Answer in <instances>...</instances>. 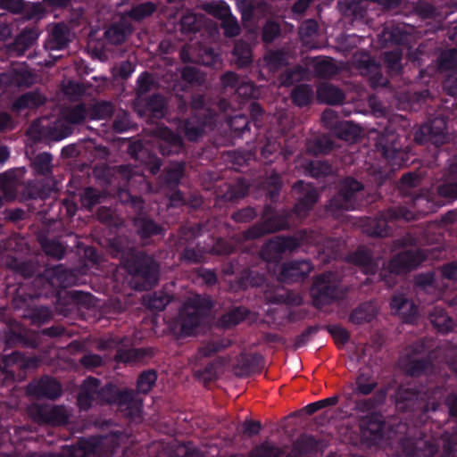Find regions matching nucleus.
Listing matches in <instances>:
<instances>
[{
  "label": "nucleus",
  "mask_w": 457,
  "mask_h": 457,
  "mask_svg": "<svg viewBox=\"0 0 457 457\" xmlns=\"http://www.w3.org/2000/svg\"><path fill=\"white\" fill-rule=\"evenodd\" d=\"M293 190L299 195L291 211L278 212L270 204H266L261 220L243 231V238L246 241L254 240L269 234L286 230L290 228L293 216L299 219L304 218L317 203L318 192L313 186L303 180L296 181Z\"/></svg>",
  "instance_id": "nucleus-1"
},
{
  "label": "nucleus",
  "mask_w": 457,
  "mask_h": 457,
  "mask_svg": "<svg viewBox=\"0 0 457 457\" xmlns=\"http://www.w3.org/2000/svg\"><path fill=\"white\" fill-rule=\"evenodd\" d=\"M412 211L403 206H393L379 212L375 217H366L362 220V230L372 237H386L393 234V225L399 220L414 219V212L427 215L436 210L435 203L428 192L415 194L411 199Z\"/></svg>",
  "instance_id": "nucleus-2"
},
{
  "label": "nucleus",
  "mask_w": 457,
  "mask_h": 457,
  "mask_svg": "<svg viewBox=\"0 0 457 457\" xmlns=\"http://www.w3.org/2000/svg\"><path fill=\"white\" fill-rule=\"evenodd\" d=\"M176 99L178 114L181 116L178 130L189 141H197L206 129H212L216 126L217 112L207 107L203 95H192L189 102L182 96H177Z\"/></svg>",
  "instance_id": "nucleus-3"
},
{
  "label": "nucleus",
  "mask_w": 457,
  "mask_h": 457,
  "mask_svg": "<svg viewBox=\"0 0 457 457\" xmlns=\"http://www.w3.org/2000/svg\"><path fill=\"white\" fill-rule=\"evenodd\" d=\"M115 249L128 273L137 280V290H149L157 284L160 266L152 255L135 247L123 249L120 245H115Z\"/></svg>",
  "instance_id": "nucleus-4"
},
{
  "label": "nucleus",
  "mask_w": 457,
  "mask_h": 457,
  "mask_svg": "<svg viewBox=\"0 0 457 457\" xmlns=\"http://www.w3.org/2000/svg\"><path fill=\"white\" fill-rule=\"evenodd\" d=\"M426 260V255L422 250H407L395 254L384 266L376 278L368 277L363 282L364 286L370 285L377 281H383L387 287H392L395 283V277L399 274L407 273L416 269Z\"/></svg>",
  "instance_id": "nucleus-5"
},
{
  "label": "nucleus",
  "mask_w": 457,
  "mask_h": 457,
  "mask_svg": "<svg viewBox=\"0 0 457 457\" xmlns=\"http://www.w3.org/2000/svg\"><path fill=\"white\" fill-rule=\"evenodd\" d=\"M427 393L428 401L425 402L420 391L414 387L407 386H400L395 391V406L396 409L403 412H412L415 411H428L429 404L432 410H436L438 406V400L444 395V388L439 386H431L428 387Z\"/></svg>",
  "instance_id": "nucleus-6"
},
{
  "label": "nucleus",
  "mask_w": 457,
  "mask_h": 457,
  "mask_svg": "<svg viewBox=\"0 0 457 457\" xmlns=\"http://www.w3.org/2000/svg\"><path fill=\"white\" fill-rule=\"evenodd\" d=\"M0 189L8 199H19L21 202L32 199H44L47 195L43 184L37 179L20 183L13 170L0 173Z\"/></svg>",
  "instance_id": "nucleus-7"
},
{
  "label": "nucleus",
  "mask_w": 457,
  "mask_h": 457,
  "mask_svg": "<svg viewBox=\"0 0 457 457\" xmlns=\"http://www.w3.org/2000/svg\"><path fill=\"white\" fill-rule=\"evenodd\" d=\"M310 295L312 305L317 309L329 305L343 297L340 289V281L337 276L331 271L320 273L314 277Z\"/></svg>",
  "instance_id": "nucleus-8"
},
{
  "label": "nucleus",
  "mask_w": 457,
  "mask_h": 457,
  "mask_svg": "<svg viewBox=\"0 0 457 457\" xmlns=\"http://www.w3.org/2000/svg\"><path fill=\"white\" fill-rule=\"evenodd\" d=\"M239 259H231L224 264L223 272L226 275H234V280L230 282V287L235 291H245L249 288L263 287L267 285V277L253 268L239 270Z\"/></svg>",
  "instance_id": "nucleus-9"
},
{
  "label": "nucleus",
  "mask_w": 457,
  "mask_h": 457,
  "mask_svg": "<svg viewBox=\"0 0 457 457\" xmlns=\"http://www.w3.org/2000/svg\"><path fill=\"white\" fill-rule=\"evenodd\" d=\"M403 138L394 129L386 128L377 142V149L392 167H402L409 162Z\"/></svg>",
  "instance_id": "nucleus-10"
},
{
  "label": "nucleus",
  "mask_w": 457,
  "mask_h": 457,
  "mask_svg": "<svg viewBox=\"0 0 457 457\" xmlns=\"http://www.w3.org/2000/svg\"><path fill=\"white\" fill-rule=\"evenodd\" d=\"M364 190L361 182L346 177L338 185L337 194L328 201L327 208L330 212L354 210L358 205V196Z\"/></svg>",
  "instance_id": "nucleus-11"
},
{
  "label": "nucleus",
  "mask_w": 457,
  "mask_h": 457,
  "mask_svg": "<svg viewBox=\"0 0 457 457\" xmlns=\"http://www.w3.org/2000/svg\"><path fill=\"white\" fill-rule=\"evenodd\" d=\"M299 245V240L294 237H276L262 247L259 257L265 268H268L269 264L278 265L282 260L283 253L292 252Z\"/></svg>",
  "instance_id": "nucleus-12"
},
{
  "label": "nucleus",
  "mask_w": 457,
  "mask_h": 457,
  "mask_svg": "<svg viewBox=\"0 0 457 457\" xmlns=\"http://www.w3.org/2000/svg\"><path fill=\"white\" fill-rule=\"evenodd\" d=\"M446 127V120L444 117L428 120L415 131L414 139L418 144L429 143L439 147L448 142Z\"/></svg>",
  "instance_id": "nucleus-13"
},
{
  "label": "nucleus",
  "mask_w": 457,
  "mask_h": 457,
  "mask_svg": "<svg viewBox=\"0 0 457 457\" xmlns=\"http://www.w3.org/2000/svg\"><path fill=\"white\" fill-rule=\"evenodd\" d=\"M99 403L117 404L119 407L135 408L138 411L137 403L132 390H120L112 384H107L102 388L98 387Z\"/></svg>",
  "instance_id": "nucleus-14"
},
{
  "label": "nucleus",
  "mask_w": 457,
  "mask_h": 457,
  "mask_svg": "<svg viewBox=\"0 0 457 457\" xmlns=\"http://www.w3.org/2000/svg\"><path fill=\"white\" fill-rule=\"evenodd\" d=\"M401 447L405 457H434L439 449L438 445L426 439L423 433L419 437H403Z\"/></svg>",
  "instance_id": "nucleus-15"
},
{
  "label": "nucleus",
  "mask_w": 457,
  "mask_h": 457,
  "mask_svg": "<svg viewBox=\"0 0 457 457\" xmlns=\"http://www.w3.org/2000/svg\"><path fill=\"white\" fill-rule=\"evenodd\" d=\"M386 423L382 416L372 413L365 417L361 423V433L362 439L370 445L380 444L386 433Z\"/></svg>",
  "instance_id": "nucleus-16"
},
{
  "label": "nucleus",
  "mask_w": 457,
  "mask_h": 457,
  "mask_svg": "<svg viewBox=\"0 0 457 457\" xmlns=\"http://www.w3.org/2000/svg\"><path fill=\"white\" fill-rule=\"evenodd\" d=\"M27 392L37 399L55 400L62 395V385L54 378L45 375L28 385Z\"/></svg>",
  "instance_id": "nucleus-17"
},
{
  "label": "nucleus",
  "mask_w": 457,
  "mask_h": 457,
  "mask_svg": "<svg viewBox=\"0 0 457 457\" xmlns=\"http://www.w3.org/2000/svg\"><path fill=\"white\" fill-rule=\"evenodd\" d=\"M312 270V263L307 260H295L281 264L278 278L283 283L303 281Z\"/></svg>",
  "instance_id": "nucleus-18"
},
{
  "label": "nucleus",
  "mask_w": 457,
  "mask_h": 457,
  "mask_svg": "<svg viewBox=\"0 0 457 457\" xmlns=\"http://www.w3.org/2000/svg\"><path fill=\"white\" fill-rule=\"evenodd\" d=\"M33 419L39 424L60 426L68 423L69 416L63 406L36 405L32 411Z\"/></svg>",
  "instance_id": "nucleus-19"
},
{
  "label": "nucleus",
  "mask_w": 457,
  "mask_h": 457,
  "mask_svg": "<svg viewBox=\"0 0 457 457\" xmlns=\"http://www.w3.org/2000/svg\"><path fill=\"white\" fill-rule=\"evenodd\" d=\"M39 280H45L50 287L55 288H67L76 284V273L60 264L50 269H46Z\"/></svg>",
  "instance_id": "nucleus-20"
},
{
  "label": "nucleus",
  "mask_w": 457,
  "mask_h": 457,
  "mask_svg": "<svg viewBox=\"0 0 457 457\" xmlns=\"http://www.w3.org/2000/svg\"><path fill=\"white\" fill-rule=\"evenodd\" d=\"M390 308L395 314L401 317L404 323L413 324L418 320L417 305L403 293H395L392 295Z\"/></svg>",
  "instance_id": "nucleus-21"
},
{
  "label": "nucleus",
  "mask_w": 457,
  "mask_h": 457,
  "mask_svg": "<svg viewBox=\"0 0 457 457\" xmlns=\"http://www.w3.org/2000/svg\"><path fill=\"white\" fill-rule=\"evenodd\" d=\"M347 260L350 263L360 268L361 271L367 276H376L378 270V261L374 257L371 249L360 246L351 253Z\"/></svg>",
  "instance_id": "nucleus-22"
},
{
  "label": "nucleus",
  "mask_w": 457,
  "mask_h": 457,
  "mask_svg": "<svg viewBox=\"0 0 457 457\" xmlns=\"http://www.w3.org/2000/svg\"><path fill=\"white\" fill-rule=\"evenodd\" d=\"M37 360L26 357L18 351L12 352L11 354L4 355L0 365V376H3V382L14 380L15 371L11 369L12 365H17L20 369H27L35 366Z\"/></svg>",
  "instance_id": "nucleus-23"
},
{
  "label": "nucleus",
  "mask_w": 457,
  "mask_h": 457,
  "mask_svg": "<svg viewBox=\"0 0 457 457\" xmlns=\"http://www.w3.org/2000/svg\"><path fill=\"white\" fill-rule=\"evenodd\" d=\"M133 224L138 237L145 243L154 237H164L166 228L145 213H139L133 220Z\"/></svg>",
  "instance_id": "nucleus-24"
},
{
  "label": "nucleus",
  "mask_w": 457,
  "mask_h": 457,
  "mask_svg": "<svg viewBox=\"0 0 457 457\" xmlns=\"http://www.w3.org/2000/svg\"><path fill=\"white\" fill-rule=\"evenodd\" d=\"M159 151L163 156L179 154L185 151V143L181 136L174 133L168 128L159 130Z\"/></svg>",
  "instance_id": "nucleus-25"
},
{
  "label": "nucleus",
  "mask_w": 457,
  "mask_h": 457,
  "mask_svg": "<svg viewBox=\"0 0 457 457\" xmlns=\"http://www.w3.org/2000/svg\"><path fill=\"white\" fill-rule=\"evenodd\" d=\"M32 129L38 133V138L45 141H60L69 137L71 128L62 121H54L47 125H37L33 123Z\"/></svg>",
  "instance_id": "nucleus-26"
},
{
  "label": "nucleus",
  "mask_w": 457,
  "mask_h": 457,
  "mask_svg": "<svg viewBox=\"0 0 457 457\" xmlns=\"http://www.w3.org/2000/svg\"><path fill=\"white\" fill-rule=\"evenodd\" d=\"M70 43L71 30L69 27L63 22H58L51 29L45 47L49 51H62L66 49Z\"/></svg>",
  "instance_id": "nucleus-27"
},
{
  "label": "nucleus",
  "mask_w": 457,
  "mask_h": 457,
  "mask_svg": "<svg viewBox=\"0 0 457 457\" xmlns=\"http://www.w3.org/2000/svg\"><path fill=\"white\" fill-rule=\"evenodd\" d=\"M138 114L154 119H162L166 111V103L161 94H154L148 98H142L137 103Z\"/></svg>",
  "instance_id": "nucleus-28"
},
{
  "label": "nucleus",
  "mask_w": 457,
  "mask_h": 457,
  "mask_svg": "<svg viewBox=\"0 0 457 457\" xmlns=\"http://www.w3.org/2000/svg\"><path fill=\"white\" fill-rule=\"evenodd\" d=\"M99 386L100 380L96 378L89 377L83 381L77 398L80 409L87 411L95 403H99Z\"/></svg>",
  "instance_id": "nucleus-29"
},
{
  "label": "nucleus",
  "mask_w": 457,
  "mask_h": 457,
  "mask_svg": "<svg viewBox=\"0 0 457 457\" xmlns=\"http://www.w3.org/2000/svg\"><path fill=\"white\" fill-rule=\"evenodd\" d=\"M324 445L312 435H304L299 437L292 446V450L285 457H303L307 454H315L322 451Z\"/></svg>",
  "instance_id": "nucleus-30"
},
{
  "label": "nucleus",
  "mask_w": 457,
  "mask_h": 457,
  "mask_svg": "<svg viewBox=\"0 0 457 457\" xmlns=\"http://www.w3.org/2000/svg\"><path fill=\"white\" fill-rule=\"evenodd\" d=\"M4 342L8 348L21 347H36L34 338L29 337L26 329L21 326L10 327L4 333Z\"/></svg>",
  "instance_id": "nucleus-31"
},
{
  "label": "nucleus",
  "mask_w": 457,
  "mask_h": 457,
  "mask_svg": "<svg viewBox=\"0 0 457 457\" xmlns=\"http://www.w3.org/2000/svg\"><path fill=\"white\" fill-rule=\"evenodd\" d=\"M436 192L445 200L457 199V164L450 165L444 180L436 187Z\"/></svg>",
  "instance_id": "nucleus-32"
},
{
  "label": "nucleus",
  "mask_w": 457,
  "mask_h": 457,
  "mask_svg": "<svg viewBox=\"0 0 457 457\" xmlns=\"http://www.w3.org/2000/svg\"><path fill=\"white\" fill-rule=\"evenodd\" d=\"M264 365V359L260 353L241 354L237 369L241 377H249L255 373H260Z\"/></svg>",
  "instance_id": "nucleus-33"
},
{
  "label": "nucleus",
  "mask_w": 457,
  "mask_h": 457,
  "mask_svg": "<svg viewBox=\"0 0 457 457\" xmlns=\"http://www.w3.org/2000/svg\"><path fill=\"white\" fill-rule=\"evenodd\" d=\"M203 316L197 313V311L192 310L187 305L179 311V323L180 326V332L185 336H190L194 330L200 325Z\"/></svg>",
  "instance_id": "nucleus-34"
},
{
  "label": "nucleus",
  "mask_w": 457,
  "mask_h": 457,
  "mask_svg": "<svg viewBox=\"0 0 457 457\" xmlns=\"http://www.w3.org/2000/svg\"><path fill=\"white\" fill-rule=\"evenodd\" d=\"M345 98V93L332 84L322 83L317 88V100L319 103L337 105L342 104Z\"/></svg>",
  "instance_id": "nucleus-35"
},
{
  "label": "nucleus",
  "mask_w": 457,
  "mask_h": 457,
  "mask_svg": "<svg viewBox=\"0 0 457 457\" xmlns=\"http://www.w3.org/2000/svg\"><path fill=\"white\" fill-rule=\"evenodd\" d=\"M40 31L37 26L25 27L20 34L17 35L13 43V48L20 54H24L37 40Z\"/></svg>",
  "instance_id": "nucleus-36"
},
{
  "label": "nucleus",
  "mask_w": 457,
  "mask_h": 457,
  "mask_svg": "<svg viewBox=\"0 0 457 457\" xmlns=\"http://www.w3.org/2000/svg\"><path fill=\"white\" fill-rule=\"evenodd\" d=\"M429 320L438 333L447 334L453 331L454 320L447 314V312L439 307H435L429 314Z\"/></svg>",
  "instance_id": "nucleus-37"
},
{
  "label": "nucleus",
  "mask_w": 457,
  "mask_h": 457,
  "mask_svg": "<svg viewBox=\"0 0 457 457\" xmlns=\"http://www.w3.org/2000/svg\"><path fill=\"white\" fill-rule=\"evenodd\" d=\"M46 98L44 95L37 91H29L20 96L13 103L15 111H22L25 109H36L44 105Z\"/></svg>",
  "instance_id": "nucleus-38"
},
{
  "label": "nucleus",
  "mask_w": 457,
  "mask_h": 457,
  "mask_svg": "<svg viewBox=\"0 0 457 457\" xmlns=\"http://www.w3.org/2000/svg\"><path fill=\"white\" fill-rule=\"evenodd\" d=\"M34 174L49 178L53 175V155L48 152H42L34 156L30 162Z\"/></svg>",
  "instance_id": "nucleus-39"
},
{
  "label": "nucleus",
  "mask_w": 457,
  "mask_h": 457,
  "mask_svg": "<svg viewBox=\"0 0 457 457\" xmlns=\"http://www.w3.org/2000/svg\"><path fill=\"white\" fill-rule=\"evenodd\" d=\"M403 52L400 49L386 51L383 54V64L387 74L391 77L402 73Z\"/></svg>",
  "instance_id": "nucleus-40"
},
{
  "label": "nucleus",
  "mask_w": 457,
  "mask_h": 457,
  "mask_svg": "<svg viewBox=\"0 0 457 457\" xmlns=\"http://www.w3.org/2000/svg\"><path fill=\"white\" fill-rule=\"evenodd\" d=\"M334 133L342 140L353 142L359 137L361 129L353 121H337L334 125Z\"/></svg>",
  "instance_id": "nucleus-41"
},
{
  "label": "nucleus",
  "mask_w": 457,
  "mask_h": 457,
  "mask_svg": "<svg viewBox=\"0 0 457 457\" xmlns=\"http://www.w3.org/2000/svg\"><path fill=\"white\" fill-rule=\"evenodd\" d=\"M250 314V311L245 306H235L225 312L220 319V323L224 328H232L244 321Z\"/></svg>",
  "instance_id": "nucleus-42"
},
{
  "label": "nucleus",
  "mask_w": 457,
  "mask_h": 457,
  "mask_svg": "<svg viewBox=\"0 0 457 457\" xmlns=\"http://www.w3.org/2000/svg\"><path fill=\"white\" fill-rule=\"evenodd\" d=\"M375 316L376 311L373 304L363 303L352 311L349 320L353 324L361 325L371 322Z\"/></svg>",
  "instance_id": "nucleus-43"
},
{
  "label": "nucleus",
  "mask_w": 457,
  "mask_h": 457,
  "mask_svg": "<svg viewBox=\"0 0 457 457\" xmlns=\"http://www.w3.org/2000/svg\"><path fill=\"white\" fill-rule=\"evenodd\" d=\"M104 198V195L99 189L92 187H87L79 193L81 208L87 211H92L95 206L102 203Z\"/></svg>",
  "instance_id": "nucleus-44"
},
{
  "label": "nucleus",
  "mask_w": 457,
  "mask_h": 457,
  "mask_svg": "<svg viewBox=\"0 0 457 457\" xmlns=\"http://www.w3.org/2000/svg\"><path fill=\"white\" fill-rule=\"evenodd\" d=\"M313 98V89L309 84L296 85L291 92V99L295 105L303 108L309 105Z\"/></svg>",
  "instance_id": "nucleus-45"
},
{
  "label": "nucleus",
  "mask_w": 457,
  "mask_h": 457,
  "mask_svg": "<svg viewBox=\"0 0 457 457\" xmlns=\"http://www.w3.org/2000/svg\"><path fill=\"white\" fill-rule=\"evenodd\" d=\"M262 187L267 192V197L271 202L278 201L283 187V180L281 176L278 172L272 171L263 180Z\"/></svg>",
  "instance_id": "nucleus-46"
},
{
  "label": "nucleus",
  "mask_w": 457,
  "mask_h": 457,
  "mask_svg": "<svg viewBox=\"0 0 457 457\" xmlns=\"http://www.w3.org/2000/svg\"><path fill=\"white\" fill-rule=\"evenodd\" d=\"M232 54L235 63L238 68H245L252 63V50L250 46L245 41L236 42Z\"/></svg>",
  "instance_id": "nucleus-47"
},
{
  "label": "nucleus",
  "mask_w": 457,
  "mask_h": 457,
  "mask_svg": "<svg viewBox=\"0 0 457 457\" xmlns=\"http://www.w3.org/2000/svg\"><path fill=\"white\" fill-rule=\"evenodd\" d=\"M280 37V23L275 20L268 19L262 28L261 38L263 44L270 45Z\"/></svg>",
  "instance_id": "nucleus-48"
},
{
  "label": "nucleus",
  "mask_w": 457,
  "mask_h": 457,
  "mask_svg": "<svg viewBox=\"0 0 457 457\" xmlns=\"http://www.w3.org/2000/svg\"><path fill=\"white\" fill-rule=\"evenodd\" d=\"M285 451L270 442H263L254 447L248 457H285Z\"/></svg>",
  "instance_id": "nucleus-49"
},
{
  "label": "nucleus",
  "mask_w": 457,
  "mask_h": 457,
  "mask_svg": "<svg viewBox=\"0 0 457 457\" xmlns=\"http://www.w3.org/2000/svg\"><path fill=\"white\" fill-rule=\"evenodd\" d=\"M185 163L184 162H177L172 163L170 167L165 170L163 174L164 183L170 187H178L180 179L184 175Z\"/></svg>",
  "instance_id": "nucleus-50"
},
{
  "label": "nucleus",
  "mask_w": 457,
  "mask_h": 457,
  "mask_svg": "<svg viewBox=\"0 0 457 457\" xmlns=\"http://www.w3.org/2000/svg\"><path fill=\"white\" fill-rule=\"evenodd\" d=\"M157 378V372L153 369L142 371L137 379V392L144 395L148 394L155 385Z\"/></svg>",
  "instance_id": "nucleus-51"
},
{
  "label": "nucleus",
  "mask_w": 457,
  "mask_h": 457,
  "mask_svg": "<svg viewBox=\"0 0 457 457\" xmlns=\"http://www.w3.org/2000/svg\"><path fill=\"white\" fill-rule=\"evenodd\" d=\"M439 71H453L457 66V49L449 48L441 52L436 60Z\"/></svg>",
  "instance_id": "nucleus-52"
},
{
  "label": "nucleus",
  "mask_w": 457,
  "mask_h": 457,
  "mask_svg": "<svg viewBox=\"0 0 457 457\" xmlns=\"http://www.w3.org/2000/svg\"><path fill=\"white\" fill-rule=\"evenodd\" d=\"M305 171L311 177L319 179L329 175L332 167L328 161L313 160L306 163Z\"/></svg>",
  "instance_id": "nucleus-53"
},
{
  "label": "nucleus",
  "mask_w": 457,
  "mask_h": 457,
  "mask_svg": "<svg viewBox=\"0 0 457 457\" xmlns=\"http://www.w3.org/2000/svg\"><path fill=\"white\" fill-rule=\"evenodd\" d=\"M156 11V5L152 2H145L133 6L128 16L135 21H141L150 17Z\"/></svg>",
  "instance_id": "nucleus-54"
},
{
  "label": "nucleus",
  "mask_w": 457,
  "mask_h": 457,
  "mask_svg": "<svg viewBox=\"0 0 457 457\" xmlns=\"http://www.w3.org/2000/svg\"><path fill=\"white\" fill-rule=\"evenodd\" d=\"M114 112V106L111 102L101 101L93 104L89 110L92 120H104L111 118Z\"/></svg>",
  "instance_id": "nucleus-55"
},
{
  "label": "nucleus",
  "mask_w": 457,
  "mask_h": 457,
  "mask_svg": "<svg viewBox=\"0 0 457 457\" xmlns=\"http://www.w3.org/2000/svg\"><path fill=\"white\" fill-rule=\"evenodd\" d=\"M171 299L172 297L165 292H154L153 295L148 297L145 306L152 311L161 312L165 309Z\"/></svg>",
  "instance_id": "nucleus-56"
},
{
  "label": "nucleus",
  "mask_w": 457,
  "mask_h": 457,
  "mask_svg": "<svg viewBox=\"0 0 457 457\" xmlns=\"http://www.w3.org/2000/svg\"><path fill=\"white\" fill-rule=\"evenodd\" d=\"M192 310L197 311V313L203 317L212 310L213 304L212 301L209 296H203L196 295L190 298L186 303Z\"/></svg>",
  "instance_id": "nucleus-57"
},
{
  "label": "nucleus",
  "mask_w": 457,
  "mask_h": 457,
  "mask_svg": "<svg viewBox=\"0 0 457 457\" xmlns=\"http://www.w3.org/2000/svg\"><path fill=\"white\" fill-rule=\"evenodd\" d=\"M126 26L112 24L104 32L105 38L112 45H121L126 40Z\"/></svg>",
  "instance_id": "nucleus-58"
},
{
  "label": "nucleus",
  "mask_w": 457,
  "mask_h": 457,
  "mask_svg": "<svg viewBox=\"0 0 457 457\" xmlns=\"http://www.w3.org/2000/svg\"><path fill=\"white\" fill-rule=\"evenodd\" d=\"M386 398V393L379 391L377 395L369 399H361L355 401L354 410L361 412H366L375 409L378 405L381 404Z\"/></svg>",
  "instance_id": "nucleus-59"
},
{
  "label": "nucleus",
  "mask_w": 457,
  "mask_h": 457,
  "mask_svg": "<svg viewBox=\"0 0 457 457\" xmlns=\"http://www.w3.org/2000/svg\"><path fill=\"white\" fill-rule=\"evenodd\" d=\"M237 250V244L230 239L219 237L213 243L211 253L215 255H229Z\"/></svg>",
  "instance_id": "nucleus-60"
},
{
  "label": "nucleus",
  "mask_w": 457,
  "mask_h": 457,
  "mask_svg": "<svg viewBox=\"0 0 457 457\" xmlns=\"http://www.w3.org/2000/svg\"><path fill=\"white\" fill-rule=\"evenodd\" d=\"M228 125L235 137H243L244 134L249 131L250 120L245 115H235L230 117Z\"/></svg>",
  "instance_id": "nucleus-61"
},
{
  "label": "nucleus",
  "mask_w": 457,
  "mask_h": 457,
  "mask_svg": "<svg viewBox=\"0 0 457 457\" xmlns=\"http://www.w3.org/2000/svg\"><path fill=\"white\" fill-rule=\"evenodd\" d=\"M369 378L363 373L360 372L355 379V387L353 394L361 395H368L373 392L377 387L376 381L368 382Z\"/></svg>",
  "instance_id": "nucleus-62"
},
{
  "label": "nucleus",
  "mask_w": 457,
  "mask_h": 457,
  "mask_svg": "<svg viewBox=\"0 0 457 457\" xmlns=\"http://www.w3.org/2000/svg\"><path fill=\"white\" fill-rule=\"evenodd\" d=\"M41 246L47 256L53 257L56 260L62 259L65 254V248L56 240L46 239L41 242Z\"/></svg>",
  "instance_id": "nucleus-63"
},
{
  "label": "nucleus",
  "mask_w": 457,
  "mask_h": 457,
  "mask_svg": "<svg viewBox=\"0 0 457 457\" xmlns=\"http://www.w3.org/2000/svg\"><path fill=\"white\" fill-rule=\"evenodd\" d=\"M248 193V186L245 184L244 179H238L237 184L230 185L228 191L224 195V198L227 201L234 202L244 198Z\"/></svg>",
  "instance_id": "nucleus-64"
}]
</instances>
